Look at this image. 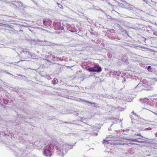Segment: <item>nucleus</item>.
<instances>
[{"label": "nucleus", "mask_w": 157, "mask_h": 157, "mask_svg": "<svg viewBox=\"0 0 157 157\" xmlns=\"http://www.w3.org/2000/svg\"><path fill=\"white\" fill-rule=\"evenodd\" d=\"M52 83L54 85H55L56 84V81L55 80H53L52 81Z\"/></svg>", "instance_id": "obj_23"}, {"label": "nucleus", "mask_w": 157, "mask_h": 157, "mask_svg": "<svg viewBox=\"0 0 157 157\" xmlns=\"http://www.w3.org/2000/svg\"><path fill=\"white\" fill-rule=\"evenodd\" d=\"M122 31V32H124L125 33H127V32L126 30L123 29V30Z\"/></svg>", "instance_id": "obj_32"}, {"label": "nucleus", "mask_w": 157, "mask_h": 157, "mask_svg": "<svg viewBox=\"0 0 157 157\" xmlns=\"http://www.w3.org/2000/svg\"><path fill=\"white\" fill-rule=\"evenodd\" d=\"M152 112L154 113V114H155V115H157V113H155L154 112Z\"/></svg>", "instance_id": "obj_42"}, {"label": "nucleus", "mask_w": 157, "mask_h": 157, "mask_svg": "<svg viewBox=\"0 0 157 157\" xmlns=\"http://www.w3.org/2000/svg\"><path fill=\"white\" fill-rule=\"evenodd\" d=\"M107 56H108V57L109 58H110L112 56L110 52H108L107 54Z\"/></svg>", "instance_id": "obj_19"}, {"label": "nucleus", "mask_w": 157, "mask_h": 157, "mask_svg": "<svg viewBox=\"0 0 157 157\" xmlns=\"http://www.w3.org/2000/svg\"><path fill=\"white\" fill-rule=\"evenodd\" d=\"M122 131H123V132H125V130H122Z\"/></svg>", "instance_id": "obj_48"}, {"label": "nucleus", "mask_w": 157, "mask_h": 157, "mask_svg": "<svg viewBox=\"0 0 157 157\" xmlns=\"http://www.w3.org/2000/svg\"><path fill=\"white\" fill-rule=\"evenodd\" d=\"M90 33L92 35L94 34V33L93 32H90Z\"/></svg>", "instance_id": "obj_46"}, {"label": "nucleus", "mask_w": 157, "mask_h": 157, "mask_svg": "<svg viewBox=\"0 0 157 157\" xmlns=\"http://www.w3.org/2000/svg\"><path fill=\"white\" fill-rule=\"evenodd\" d=\"M108 5H109V6H112V4H111L110 3H109V2H108Z\"/></svg>", "instance_id": "obj_43"}, {"label": "nucleus", "mask_w": 157, "mask_h": 157, "mask_svg": "<svg viewBox=\"0 0 157 157\" xmlns=\"http://www.w3.org/2000/svg\"><path fill=\"white\" fill-rule=\"evenodd\" d=\"M17 75H18L19 76H21H21L22 75H21L20 74H17Z\"/></svg>", "instance_id": "obj_47"}, {"label": "nucleus", "mask_w": 157, "mask_h": 157, "mask_svg": "<svg viewBox=\"0 0 157 157\" xmlns=\"http://www.w3.org/2000/svg\"><path fill=\"white\" fill-rule=\"evenodd\" d=\"M120 0L121 1H123V0Z\"/></svg>", "instance_id": "obj_63"}, {"label": "nucleus", "mask_w": 157, "mask_h": 157, "mask_svg": "<svg viewBox=\"0 0 157 157\" xmlns=\"http://www.w3.org/2000/svg\"><path fill=\"white\" fill-rule=\"evenodd\" d=\"M3 103H4V104H6L7 103H8L9 101V100H6L5 99H3Z\"/></svg>", "instance_id": "obj_16"}, {"label": "nucleus", "mask_w": 157, "mask_h": 157, "mask_svg": "<svg viewBox=\"0 0 157 157\" xmlns=\"http://www.w3.org/2000/svg\"><path fill=\"white\" fill-rule=\"evenodd\" d=\"M129 129H126V130H125V132H128V131H129Z\"/></svg>", "instance_id": "obj_41"}, {"label": "nucleus", "mask_w": 157, "mask_h": 157, "mask_svg": "<svg viewBox=\"0 0 157 157\" xmlns=\"http://www.w3.org/2000/svg\"><path fill=\"white\" fill-rule=\"evenodd\" d=\"M46 44H44L43 45L50 46H54L57 45L58 44H56L53 43H51L48 41H46Z\"/></svg>", "instance_id": "obj_11"}, {"label": "nucleus", "mask_w": 157, "mask_h": 157, "mask_svg": "<svg viewBox=\"0 0 157 157\" xmlns=\"http://www.w3.org/2000/svg\"><path fill=\"white\" fill-rule=\"evenodd\" d=\"M128 7L126 8V9L128 10H133V7H130V6H131V5L129 4H127Z\"/></svg>", "instance_id": "obj_14"}, {"label": "nucleus", "mask_w": 157, "mask_h": 157, "mask_svg": "<svg viewBox=\"0 0 157 157\" xmlns=\"http://www.w3.org/2000/svg\"><path fill=\"white\" fill-rule=\"evenodd\" d=\"M127 60L126 59H125V61H127Z\"/></svg>", "instance_id": "obj_62"}, {"label": "nucleus", "mask_w": 157, "mask_h": 157, "mask_svg": "<svg viewBox=\"0 0 157 157\" xmlns=\"http://www.w3.org/2000/svg\"><path fill=\"white\" fill-rule=\"evenodd\" d=\"M57 3L58 4V5H59H59H60V6H61L62 7V6L61 4H58V3Z\"/></svg>", "instance_id": "obj_49"}, {"label": "nucleus", "mask_w": 157, "mask_h": 157, "mask_svg": "<svg viewBox=\"0 0 157 157\" xmlns=\"http://www.w3.org/2000/svg\"><path fill=\"white\" fill-rule=\"evenodd\" d=\"M46 60H47V61H48V62L50 61H49V60H48V59H46Z\"/></svg>", "instance_id": "obj_53"}, {"label": "nucleus", "mask_w": 157, "mask_h": 157, "mask_svg": "<svg viewBox=\"0 0 157 157\" xmlns=\"http://www.w3.org/2000/svg\"><path fill=\"white\" fill-rule=\"evenodd\" d=\"M46 41H44L43 42V45H44V44H46Z\"/></svg>", "instance_id": "obj_38"}, {"label": "nucleus", "mask_w": 157, "mask_h": 157, "mask_svg": "<svg viewBox=\"0 0 157 157\" xmlns=\"http://www.w3.org/2000/svg\"><path fill=\"white\" fill-rule=\"evenodd\" d=\"M144 38L145 39V40H146L145 38Z\"/></svg>", "instance_id": "obj_64"}, {"label": "nucleus", "mask_w": 157, "mask_h": 157, "mask_svg": "<svg viewBox=\"0 0 157 157\" xmlns=\"http://www.w3.org/2000/svg\"><path fill=\"white\" fill-rule=\"evenodd\" d=\"M80 121L81 122H83V123H85V121H82V120H80Z\"/></svg>", "instance_id": "obj_40"}, {"label": "nucleus", "mask_w": 157, "mask_h": 157, "mask_svg": "<svg viewBox=\"0 0 157 157\" xmlns=\"http://www.w3.org/2000/svg\"><path fill=\"white\" fill-rule=\"evenodd\" d=\"M156 105L157 107V102L156 103Z\"/></svg>", "instance_id": "obj_57"}, {"label": "nucleus", "mask_w": 157, "mask_h": 157, "mask_svg": "<svg viewBox=\"0 0 157 157\" xmlns=\"http://www.w3.org/2000/svg\"><path fill=\"white\" fill-rule=\"evenodd\" d=\"M134 136H141V137H142L143 138H144V137L143 136H142L141 135L140 133L135 134Z\"/></svg>", "instance_id": "obj_24"}, {"label": "nucleus", "mask_w": 157, "mask_h": 157, "mask_svg": "<svg viewBox=\"0 0 157 157\" xmlns=\"http://www.w3.org/2000/svg\"><path fill=\"white\" fill-rule=\"evenodd\" d=\"M106 17L108 19H110L111 18V16L109 15H107Z\"/></svg>", "instance_id": "obj_27"}, {"label": "nucleus", "mask_w": 157, "mask_h": 157, "mask_svg": "<svg viewBox=\"0 0 157 157\" xmlns=\"http://www.w3.org/2000/svg\"><path fill=\"white\" fill-rule=\"evenodd\" d=\"M17 117H19V118H23L24 117H23V115H20V114L18 115Z\"/></svg>", "instance_id": "obj_21"}, {"label": "nucleus", "mask_w": 157, "mask_h": 157, "mask_svg": "<svg viewBox=\"0 0 157 157\" xmlns=\"http://www.w3.org/2000/svg\"><path fill=\"white\" fill-rule=\"evenodd\" d=\"M53 26L54 29L56 30H63L64 28L61 26V24L60 22H54L53 23Z\"/></svg>", "instance_id": "obj_6"}, {"label": "nucleus", "mask_w": 157, "mask_h": 157, "mask_svg": "<svg viewBox=\"0 0 157 157\" xmlns=\"http://www.w3.org/2000/svg\"><path fill=\"white\" fill-rule=\"evenodd\" d=\"M76 143L71 145L68 144H61L57 141L54 140L50 144H45L43 149V154L46 156L50 157L52 152L56 151L57 155L63 157L69 150L72 149Z\"/></svg>", "instance_id": "obj_1"}, {"label": "nucleus", "mask_w": 157, "mask_h": 157, "mask_svg": "<svg viewBox=\"0 0 157 157\" xmlns=\"http://www.w3.org/2000/svg\"><path fill=\"white\" fill-rule=\"evenodd\" d=\"M69 31H70L71 32H72V33H74V31H73V30H69Z\"/></svg>", "instance_id": "obj_39"}, {"label": "nucleus", "mask_w": 157, "mask_h": 157, "mask_svg": "<svg viewBox=\"0 0 157 157\" xmlns=\"http://www.w3.org/2000/svg\"><path fill=\"white\" fill-rule=\"evenodd\" d=\"M22 52L25 54H27L28 55H29L30 56H32L31 53L29 51H27L26 49H23L22 51Z\"/></svg>", "instance_id": "obj_12"}, {"label": "nucleus", "mask_w": 157, "mask_h": 157, "mask_svg": "<svg viewBox=\"0 0 157 157\" xmlns=\"http://www.w3.org/2000/svg\"><path fill=\"white\" fill-rule=\"evenodd\" d=\"M83 118H83V117L81 118V120H83V121H84V120H83Z\"/></svg>", "instance_id": "obj_51"}, {"label": "nucleus", "mask_w": 157, "mask_h": 157, "mask_svg": "<svg viewBox=\"0 0 157 157\" xmlns=\"http://www.w3.org/2000/svg\"><path fill=\"white\" fill-rule=\"evenodd\" d=\"M21 77L23 78L24 79H25V80H27V77H25L24 75H22L21 76Z\"/></svg>", "instance_id": "obj_20"}, {"label": "nucleus", "mask_w": 157, "mask_h": 157, "mask_svg": "<svg viewBox=\"0 0 157 157\" xmlns=\"http://www.w3.org/2000/svg\"><path fill=\"white\" fill-rule=\"evenodd\" d=\"M115 72V75L116 76H120V75L121 74V72L120 71H116V72Z\"/></svg>", "instance_id": "obj_15"}, {"label": "nucleus", "mask_w": 157, "mask_h": 157, "mask_svg": "<svg viewBox=\"0 0 157 157\" xmlns=\"http://www.w3.org/2000/svg\"><path fill=\"white\" fill-rule=\"evenodd\" d=\"M12 149L14 152V155L18 157H37L35 155H32L30 153H27L25 150L17 148L15 146L12 147Z\"/></svg>", "instance_id": "obj_2"}, {"label": "nucleus", "mask_w": 157, "mask_h": 157, "mask_svg": "<svg viewBox=\"0 0 157 157\" xmlns=\"http://www.w3.org/2000/svg\"><path fill=\"white\" fill-rule=\"evenodd\" d=\"M52 57L53 58H56L55 56V55H52Z\"/></svg>", "instance_id": "obj_37"}, {"label": "nucleus", "mask_w": 157, "mask_h": 157, "mask_svg": "<svg viewBox=\"0 0 157 157\" xmlns=\"http://www.w3.org/2000/svg\"><path fill=\"white\" fill-rule=\"evenodd\" d=\"M139 139H142L141 138H138V139H132V138H128L127 139V140L131 142H138L139 143H142L143 141H139L138 140Z\"/></svg>", "instance_id": "obj_9"}, {"label": "nucleus", "mask_w": 157, "mask_h": 157, "mask_svg": "<svg viewBox=\"0 0 157 157\" xmlns=\"http://www.w3.org/2000/svg\"><path fill=\"white\" fill-rule=\"evenodd\" d=\"M114 99L116 100H117V99H118V98L117 97L115 98Z\"/></svg>", "instance_id": "obj_45"}, {"label": "nucleus", "mask_w": 157, "mask_h": 157, "mask_svg": "<svg viewBox=\"0 0 157 157\" xmlns=\"http://www.w3.org/2000/svg\"><path fill=\"white\" fill-rule=\"evenodd\" d=\"M114 108L116 109H119V107H114Z\"/></svg>", "instance_id": "obj_35"}, {"label": "nucleus", "mask_w": 157, "mask_h": 157, "mask_svg": "<svg viewBox=\"0 0 157 157\" xmlns=\"http://www.w3.org/2000/svg\"><path fill=\"white\" fill-rule=\"evenodd\" d=\"M96 136H97V135H98L97 133L96 134Z\"/></svg>", "instance_id": "obj_61"}, {"label": "nucleus", "mask_w": 157, "mask_h": 157, "mask_svg": "<svg viewBox=\"0 0 157 157\" xmlns=\"http://www.w3.org/2000/svg\"><path fill=\"white\" fill-rule=\"evenodd\" d=\"M130 117L131 118V119H132V115H130Z\"/></svg>", "instance_id": "obj_54"}, {"label": "nucleus", "mask_w": 157, "mask_h": 157, "mask_svg": "<svg viewBox=\"0 0 157 157\" xmlns=\"http://www.w3.org/2000/svg\"><path fill=\"white\" fill-rule=\"evenodd\" d=\"M155 135L157 137V133H156L155 134Z\"/></svg>", "instance_id": "obj_50"}, {"label": "nucleus", "mask_w": 157, "mask_h": 157, "mask_svg": "<svg viewBox=\"0 0 157 157\" xmlns=\"http://www.w3.org/2000/svg\"><path fill=\"white\" fill-rule=\"evenodd\" d=\"M152 129V128L150 127L147 128H145L144 129V131H150Z\"/></svg>", "instance_id": "obj_17"}, {"label": "nucleus", "mask_w": 157, "mask_h": 157, "mask_svg": "<svg viewBox=\"0 0 157 157\" xmlns=\"http://www.w3.org/2000/svg\"><path fill=\"white\" fill-rule=\"evenodd\" d=\"M77 101L79 102H83V104L85 105H87L88 106H90V105L92 104H96L95 103L92 102L91 101H86L84 99H83L80 98H78V99H77Z\"/></svg>", "instance_id": "obj_7"}, {"label": "nucleus", "mask_w": 157, "mask_h": 157, "mask_svg": "<svg viewBox=\"0 0 157 157\" xmlns=\"http://www.w3.org/2000/svg\"><path fill=\"white\" fill-rule=\"evenodd\" d=\"M101 68L98 63L94 64V66L92 67H89L87 70L90 72H100L101 71Z\"/></svg>", "instance_id": "obj_5"}, {"label": "nucleus", "mask_w": 157, "mask_h": 157, "mask_svg": "<svg viewBox=\"0 0 157 157\" xmlns=\"http://www.w3.org/2000/svg\"><path fill=\"white\" fill-rule=\"evenodd\" d=\"M154 84L143 82L142 84L139 83L136 88L142 86L143 88L145 90H151L153 89Z\"/></svg>", "instance_id": "obj_4"}, {"label": "nucleus", "mask_w": 157, "mask_h": 157, "mask_svg": "<svg viewBox=\"0 0 157 157\" xmlns=\"http://www.w3.org/2000/svg\"><path fill=\"white\" fill-rule=\"evenodd\" d=\"M110 130H111V128H108V130H109V131Z\"/></svg>", "instance_id": "obj_52"}, {"label": "nucleus", "mask_w": 157, "mask_h": 157, "mask_svg": "<svg viewBox=\"0 0 157 157\" xmlns=\"http://www.w3.org/2000/svg\"><path fill=\"white\" fill-rule=\"evenodd\" d=\"M153 34L154 35L157 36V31L154 32L153 33Z\"/></svg>", "instance_id": "obj_28"}, {"label": "nucleus", "mask_w": 157, "mask_h": 157, "mask_svg": "<svg viewBox=\"0 0 157 157\" xmlns=\"http://www.w3.org/2000/svg\"><path fill=\"white\" fill-rule=\"evenodd\" d=\"M57 59L58 60L59 59L60 61H62V59L61 58V57H58L57 58Z\"/></svg>", "instance_id": "obj_30"}, {"label": "nucleus", "mask_w": 157, "mask_h": 157, "mask_svg": "<svg viewBox=\"0 0 157 157\" xmlns=\"http://www.w3.org/2000/svg\"><path fill=\"white\" fill-rule=\"evenodd\" d=\"M153 82H157V78H153L152 79Z\"/></svg>", "instance_id": "obj_22"}, {"label": "nucleus", "mask_w": 157, "mask_h": 157, "mask_svg": "<svg viewBox=\"0 0 157 157\" xmlns=\"http://www.w3.org/2000/svg\"><path fill=\"white\" fill-rule=\"evenodd\" d=\"M148 100L147 98H144V99L140 98V101L142 103L144 104V106H146L148 105L147 103V102Z\"/></svg>", "instance_id": "obj_10"}, {"label": "nucleus", "mask_w": 157, "mask_h": 157, "mask_svg": "<svg viewBox=\"0 0 157 157\" xmlns=\"http://www.w3.org/2000/svg\"><path fill=\"white\" fill-rule=\"evenodd\" d=\"M124 109H123V108H121L120 109H119V110L121 111H123L124 110Z\"/></svg>", "instance_id": "obj_34"}, {"label": "nucleus", "mask_w": 157, "mask_h": 157, "mask_svg": "<svg viewBox=\"0 0 157 157\" xmlns=\"http://www.w3.org/2000/svg\"><path fill=\"white\" fill-rule=\"evenodd\" d=\"M17 2L18 4V5H19L21 7L23 6V3L21 2Z\"/></svg>", "instance_id": "obj_18"}, {"label": "nucleus", "mask_w": 157, "mask_h": 157, "mask_svg": "<svg viewBox=\"0 0 157 157\" xmlns=\"http://www.w3.org/2000/svg\"><path fill=\"white\" fill-rule=\"evenodd\" d=\"M132 113L134 115H135L136 116H137V115H136V113H134L133 111L132 112Z\"/></svg>", "instance_id": "obj_33"}, {"label": "nucleus", "mask_w": 157, "mask_h": 157, "mask_svg": "<svg viewBox=\"0 0 157 157\" xmlns=\"http://www.w3.org/2000/svg\"><path fill=\"white\" fill-rule=\"evenodd\" d=\"M151 66H149L148 67H147V70H149L150 68H151Z\"/></svg>", "instance_id": "obj_36"}, {"label": "nucleus", "mask_w": 157, "mask_h": 157, "mask_svg": "<svg viewBox=\"0 0 157 157\" xmlns=\"http://www.w3.org/2000/svg\"><path fill=\"white\" fill-rule=\"evenodd\" d=\"M48 54H49V55H50V56H51L52 55V53H51V52H49L48 53Z\"/></svg>", "instance_id": "obj_44"}, {"label": "nucleus", "mask_w": 157, "mask_h": 157, "mask_svg": "<svg viewBox=\"0 0 157 157\" xmlns=\"http://www.w3.org/2000/svg\"><path fill=\"white\" fill-rule=\"evenodd\" d=\"M98 10H100L103 13H105V11L104 10H101V9H99Z\"/></svg>", "instance_id": "obj_26"}, {"label": "nucleus", "mask_w": 157, "mask_h": 157, "mask_svg": "<svg viewBox=\"0 0 157 157\" xmlns=\"http://www.w3.org/2000/svg\"><path fill=\"white\" fill-rule=\"evenodd\" d=\"M116 71H112L111 72V74L112 75H115V72H116Z\"/></svg>", "instance_id": "obj_29"}, {"label": "nucleus", "mask_w": 157, "mask_h": 157, "mask_svg": "<svg viewBox=\"0 0 157 157\" xmlns=\"http://www.w3.org/2000/svg\"><path fill=\"white\" fill-rule=\"evenodd\" d=\"M43 24L46 26L49 27L51 25L52 21H51L47 20H44L43 21Z\"/></svg>", "instance_id": "obj_8"}, {"label": "nucleus", "mask_w": 157, "mask_h": 157, "mask_svg": "<svg viewBox=\"0 0 157 157\" xmlns=\"http://www.w3.org/2000/svg\"><path fill=\"white\" fill-rule=\"evenodd\" d=\"M117 130L114 131V132H109L111 135H109V137H107L106 138L108 139L107 140H103V143L104 144H109V143L112 144H117V143H115L114 142H112L111 143L109 142V141H116L118 140V139L117 137L119 136L118 134L117 133Z\"/></svg>", "instance_id": "obj_3"}, {"label": "nucleus", "mask_w": 157, "mask_h": 157, "mask_svg": "<svg viewBox=\"0 0 157 157\" xmlns=\"http://www.w3.org/2000/svg\"><path fill=\"white\" fill-rule=\"evenodd\" d=\"M58 6L60 8H61V7H60V6H59V5H58Z\"/></svg>", "instance_id": "obj_56"}, {"label": "nucleus", "mask_w": 157, "mask_h": 157, "mask_svg": "<svg viewBox=\"0 0 157 157\" xmlns=\"http://www.w3.org/2000/svg\"><path fill=\"white\" fill-rule=\"evenodd\" d=\"M20 31H22V30H20Z\"/></svg>", "instance_id": "obj_59"}, {"label": "nucleus", "mask_w": 157, "mask_h": 157, "mask_svg": "<svg viewBox=\"0 0 157 157\" xmlns=\"http://www.w3.org/2000/svg\"><path fill=\"white\" fill-rule=\"evenodd\" d=\"M5 72H6V73L10 75H11L12 76H14V78H15V76H13V75H12L11 74L9 73V72H7L6 71H5Z\"/></svg>", "instance_id": "obj_25"}, {"label": "nucleus", "mask_w": 157, "mask_h": 157, "mask_svg": "<svg viewBox=\"0 0 157 157\" xmlns=\"http://www.w3.org/2000/svg\"><path fill=\"white\" fill-rule=\"evenodd\" d=\"M142 139L141 140H142ZM140 139L138 140H139V141H140Z\"/></svg>", "instance_id": "obj_60"}, {"label": "nucleus", "mask_w": 157, "mask_h": 157, "mask_svg": "<svg viewBox=\"0 0 157 157\" xmlns=\"http://www.w3.org/2000/svg\"><path fill=\"white\" fill-rule=\"evenodd\" d=\"M64 123H67V124H77L78 126H81V125L80 124H77L76 123H75V121H73L71 122H65Z\"/></svg>", "instance_id": "obj_13"}, {"label": "nucleus", "mask_w": 157, "mask_h": 157, "mask_svg": "<svg viewBox=\"0 0 157 157\" xmlns=\"http://www.w3.org/2000/svg\"><path fill=\"white\" fill-rule=\"evenodd\" d=\"M113 124H111V125H110V127H111L113 125Z\"/></svg>", "instance_id": "obj_55"}, {"label": "nucleus", "mask_w": 157, "mask_h": 157, "mask_svg": "<svg viewBox=\"0 0 157 157\" xmlns=\"http://www.w3.org/2000/svg\"><path fill=\"white\" fill-rule=\"evenodd\" d=\"M74 114L76 116H77L78 115V113L76 112L74 113Z\"/></svg>", "instance_id": "obj_31"}, {"label": "nucleus", "mask_w": 157, "mask_h": 157, "mask_svg": "<svg viewBox=\"0 0 157 157\" xmlns=\"http://www.w3.org/2000/svg\"><path fill=\"white\" fill-rule=\"evenodd\" d=\"M112 97V98H113V99L114 98V97Z\"/></svg>", "instance_id": "obj_58"}]
</instances>
